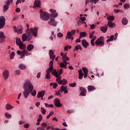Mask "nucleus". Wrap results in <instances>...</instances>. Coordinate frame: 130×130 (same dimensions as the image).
Segmentation results:
<instances>
[{"instance_id": "obj_1", "label": "nucleus", "mask_w": 130, "mask_h": 130, "mask_svg": "<svg viewBox=\"0 0 130 130\" xmlns=\"http://www.w3.org/2000/svg\"><path fill=\"white\" fill-rule=\"evenodd\" d=\"M27 27V34H23L22 35V41L23 42H25V41H30L32 38L33 36L34 37H37L38 33V28L35 27L34 29L33 28H30L29 29V25H26Z\"/></svg>"}, {"instance_id": "obj_2", "label": "nucleus", "mask_w": 130, "mask_h": 130, "mask_svg": "<svg viewBox=\"0 0 130 130\" xmlns=\"http://www.w3.org/2000/svg\"><path fill=\"white\" fill-rule=\"evenodd\" d=\"M50 12L51 13V15L50 18V20L48 21V24L50 25V26H53V27H56L57 26V24H58V22L55 20V18L58 16V13L56 12V10H54L52 9H50Z\"/></svg>"}, {"instance_id": "obj_3", "label": "nucleus", "mask_w": 130, "mask_h": 130, "mask_svg": "<svg viewBox=\"0 0 130 130\" xmlns=\"http://www.w3.org/2000/svg\"><path fill=\"white\" fill-rule=\"evenodd\" d=\"M33 89H34V87L33 86L32 83H31V81L29 80H26L23 84V89L32 92Z\"/></svg>"}, {"instance_id": "obj_4", "label": "nucleus", "mask_w": 130, "mask_h": 130, "mask_svg": "<svg viewBox=\"0 0 130 130\" xmlns=\"http://www.w3.org/2000/svg\"><path fill=\"white\" fill-rule=\"evenodd\" d=\"M49 66V68L46 71L45 78L47 80H50V73L53 71V60L50 61Z\"/></svg>"}, {"instance_id": "obj_5", "label": "nucleus", "mask_w": 130, "mask_h": 130, "mask_svg": "<svg viewBox=\"0 0 130 130\" xmlns=\"http://www.w3.org/2000/svg\"><path fill=\"white\" fill-rule=\"evenodd\" d=\"M40 18L43 21H48L50 18V15H49V13L46 12H44L42 11V10H40Z\"/></svg>"}, {"instance_id": "obj_6", "label": "nucleus", "mask_w": 130, "mask_h": 130, "mask_svg": "<svg viewBox=\"0 0 130 130\" xmlns=\"http://www.w3.org/2000/svg\"><path fill=\"white\" fill-rule=\"evenodd\" d=\"M17 53L18 55H20V58H24V57H25V55H26V56L28 55H30V53H29V52H28V51L26 50L22 51L18 50L17 51Z\"/></svg>"}, {"instance_id": "obj_7", "label": "nucleus", "mask_w": 130, "mask_h": 130, "mask_svg": "<svg viewBox=\"0 0 130 130\" xmlns=\"http://www.w3.org/2000/svg\"><path fill=\"white\" fill-rule=\"evenodd\" d=\"M96 45H100V46H103L104 45V40L103 37H100L95 42Z\"/></svg>"}, {"instance_id": "obj_8", "label": "nucleus", "mask_w": 130, "mask_h": 130, "mask_svg": "<svg viewBox=\"0 0 130 130\" xmlns=\"http://www.w3.org/2000/svg\"><path fill=\"white\" fill-rule=\"evenodd\" d=\"M118 36V34L116 32L115 35H112L110 37H107V38L108 39L107 40V42H110L111 41H113V40H116V39L117 38Z\"/></svg>"}, {"instance_id": "obj_9", "label": "nucleus", "mask_w": 130, "mask_h": 130, "mask_svg": "<svg viewBox=\"0 0 130 130\" xmlns=\"http://www.w3.org/2000/svg\"><path fill=\"white\" fill-rule=\"evenodd\" d=\"M13 29L14 32L17 34H22V31H23V26L19 25L18 26V29L17 28V27L13 26Z\"/></svg>"}, {"instance_id": "obj_10", "label": "nucleus", "mask_w": 130, "mask_h": 130, "mask_svg": "<svg viewBox=\"0 0 130 130\" xmlns=\"http://www.w3.org/2000/svg\"><path fill=\"white\" fill-rule=\"evenodd\" d=\"M6 25V18L4 16L0 17V30L3 29Z\"/></svg>"}, {"instance_id": "obj_11", "label": "nucleus", "mask_w": 130, "mask_h": 130, "mask_svg": "<svg viewBox=\"0 0 130 130\" xmlns=\"http://www.w3.org/2000/svg\"><path fill=\"white\" fill-rule=\"evenodd\" d=\"M54 103L56 107H61L62 106V104L60 103V100L57 98L54 99Z\"/></svg>"}, {"instance_id": "obj_12", "label": "nucleus", "mask_w": 130, "mask_h": 130, "mask_svg": "<svg viewBox=\"0 0 130 130\" xmlns=\"http://www.w3.org/2000/svg\"><path fill=\"white\" fill-rule=\"evenodd\" d=\"M35 6H33L34 9L36 8H41L40 5H41V2L40 0H36L34 2Z\"/></svg>"}, {"instance_id": "obj_13", "label": "nucleus", "mask_w": 130, "mask_h": 130, "mask_svg": "<svg viewBox=\"0 0 130 130\" xmlns=\"http://www.w3.org/2000/svg\"><path fill=\"white\" fill-rule=\"evenodd\" d=\"M68 86H64L63 85L61 86L60 89H59L61 93L64 92V94H67L68 93Z\"/></svg>"}, {"instance_id": "obj_14", "label": "nucleus", "mask_w": 130, "mask_h": 130, "mask_svg": "<svg viewBox=\"0 0 130 130\" xmlns=\"http://www.w3.org/2000/svg\"><path fill=\"white\" fill-rule=\"evenodd\" d=\"M9 70H5L3 72V77L5 80H7L9 78Z\"/></svg>"}, {"instance_id": "obj_15", "label": "nucleus", "mask_w": 130, "mask_h": 130, "mask_svg": "<svg viewBox=\"0 0 130 130\" xmlns=\"http://www.w3.org/2000/svg\"><path fill=\"white\" fill-rule=\"evenodd\" d=\"M31 92L32 91H30L29 90H24V91L23 92V94L25 99H27V98H28V96H29L30 93H31Z\"/></svg>"}, {"instance_id": "obj_16", "label": "nucleus", "mask_w": 130, "mask_h": 130, "mask_svg": "<svg viewBox=\"0 0 130 130\" xmlns=\"http://www.w3.org/2000/svg\"><path fill=\"white\" fill-rule=\"evenodd\" d=\"M80 90L81 91L80 95H81V96H86V93H87L86 88L84 87H80Z\"/></svg>"}, {"instance_id": "obj_17", "label": "nucleus", "mask_w": 130, "mask_h": 130, "mask_svg": "<svg viewBox=\"0 0 130 130\" xmlns=\"http://www.w3.org/2000/svg\"><path fill=\"white\" fill-rule=\"evenodd\" d=\"M107 30H108V26L107 25H105V26L101 27V31L103 33H106V32H107Z\"/></svg>"}, {"instance_id": "obj_18", "label": "nucleus", "mask_w": 130, "mask_h": 130, "mask_svg": "<svg viewBox=\"0 0 130 130\" xmlns=\"http://www.w3.org/2000/svg\"><path fill=\"white\" fill-rule=\"evenodd\" d=\"M81 43L82 45V46L84 47V48H87L88 46H89V43L86 41V40H82L81 41Z\"/></svg>"}, {"instance_id": "obj_19", "label": "nucleus", "mask_w": 130, "mask_h": 130, "mask_svg": "<svg viewBox=\"0 0 130 130\" xmlns=\"http://www.w3.org/2000/svg\"><path fill=\"white\" fill-rule=\"evenodd\" d=\"M44 95H45V90L39 91L37 94V98H41V97L44 96Z\"/></svg>"}, {"instance_id": "obj_20", "label": "nucleus", "mask_w": 130, "mask_h": 130, "mask_svg": "<svg viewBox=\"0 0 130 130\" xmlns=\"http://www.w3.org/2000/svg\"><path fill=\"white\" fill-rule=\"evenodd\" d=\"M18 46L19 47V49H21V50H27L26 49V45L23 43L19 45Z\"/></svg>"}, {"instance_id": "obj_21", "label": "nucleus", "mask_w": 130, "mask_h": 130, "mask_svg": "<svg viewBox=\"0 0 130 130\" xmlns=\"http://www.w3.org/2000/svg\"><path fill=\"white\" fill-rule=\"evenodd\" d=\"M78 73H79L78 79H79V80H82L83 79V77L84 76V73H83V71L81 69L78 71Z\"/></svg>"}, {"instance_id": "obj_22", "label": "nucleus", "mask_w": 130, "mask_h": 130, "mask_svg": "<svg viewBox=\"0 0 130 130\" xmlns=\"http://www.w3.org/2000/svg\"><path fill=\"white\" fill-rule=\"evenodd\" d=\"M107 26L110 27V28H114L116 25H115V23H113L112 21H108L107 23Z\"/></svg>"}, {"instance_id": "obj_23", "label": "nucleus", "mask_w": 130, "mask_h": 130, "mask_svg": "<svg viewBox=\"0 0 130 130\" xmlns=\"http://www.w3.org/2000/svg\"><path fill=\"white\" fill-rule=\"evenodd\" d=\"M34 49V45L32 44L28 45L27 47V51H32Z\"/></svg>"}, {"instance_id": "obj_24", "label": "nucleus", "mask_w": 130, "mask_h": 130, "mask_svg": "<svg viewBox=\"0 0 130 130\" xmlns=\"http://www.w3.org/2000/svg\"><path fill=\"white\" fill-rule=\"evenodd\" d=\"M73 35H72V32L70 31H68L67 35L66 37V39H71L73 37Z\"/></svg>"}, {"instance_id": "obj_25", "label": "nucleus", "mask_w": 130, "mask_h": 130, "mask_svg": "<svg viewBox=\"0 0 130 130\" xmlns=\"http://www.w3.org/2000/svg\"><path fill=\"white\" fill-rule=\"evenodd\" d=\"M16 45H17V46H19V45L21 44V43H23V42H22V40H21V39L16 38Z\"/></svg>"}, {"instance_id": "obj_26", "label": "nucleus", "mask_w": 130, "mask_h": 130, "mask_svg": "<svg viewBox=\"0 0 130 130\" xmlns=\"http://www.w3.org/2000/svg\"><path fill=\"white\" fill-rule=\"evenodd\" d=\"M14 108V106H12L10 104H7L6 105V109L7 110H11V109H13Z\"/></svg>"}, {"instance_id": "obj_27", "label": "nucleus", "mask_w": 130, "mask_h": 130, "mask_svg": "<svg viewBox=\"0 0 130 130\" xmlns=\"http://www.w3.org/2000/svg\"><path fill=\"white\" fill-rule=\"evenodd\" d=\"M62 59L63 62L64 61H69V60H70V58L67 56V54H64L63 56H62Z\"/></svg>"}, {"instance_id": "obj_28", "label": "nucleus", "mask_w": 130, "mask_h": 130, "mask_svg": "<svg viewBox=\"0 0 130 130\" xmlns=\"http://www.w3.org/2000/svg\"><path fill=\"white\" fill-rule=\"evenodd\" d=\"M66 84H68V81L66 79H63L61 80V82H59V85H63V86L66 85Z\"/></svg>"}, {"instance_id": "obj_29", "label": "nucleus", "mask_w": 130, "mask_h": 130, "mask_svg": "<svg viewBox=\"0 0 130 130\" xmlns=\"http://www.w3.org/2000/svg\"><path fill=\"white\" fill-rule=\"evenodd\" d=\"M107 19L110 22H112V21H114V16L108 15L107 17Z\"/></svg>"}, {"instance_id": "obj_30", "label": "nucleus", "mask_w": 130, "mask_h": 130, "mask_svg": "<svg viewBox=\"0 0 130 130\" xmlns=\"http://www.w3.org/2000/svg\"><path fill=\"white\" fill-rule=\"evenodd\" d=\"M87 89L88 91H94V90H96V88L95 87V86L92 85H89L87 87Z\"/></svg>"}, {"instance_id": "obj_31", "label": "nucleus", "mask_w": 130, "mask_h": 130, "mask_svg": "<svg viewBox=\"0 0 130 130\" xmlns=\"http://www.w3.org/2000/svg\"><path fill=\"white\" fill-rule=\"evenodd\" d=\"M56 78V81L59 84V82L61 81V77H60V75L59 74H58L56 76H55Z\"/></svg>"}, {"instance_id": "obj_32", "label": "nucleus", "mask_w": 130, "mask_h": 130, "mask_svg": "<svg viewBox=\"0 0 130 130\" xmlns=\"http://www.w3.org/2000/svg\"><path fill=\"white\" fill-rule=\"evenodd\" d=\"M18 68L20 70H25L26 67V66H25L24 64H20L18 66Z\"/></svg>"}, {"instance_id": "obj_33", "label": "nucleus", "mask_w": 130, "mask_h": 130, "mask_svg": "<svg viewBox=\"0 0 130 130\" xmlns=\"http://www.w3.org/2000/svg\"><path fill=\"white\" fill-rule=\"evenodd\" d=\"M9 10V5L7 4L4 5L3 6V12H6Z\"/></svg>"}, {"instance_id": "obj_34", "label": "nucleus", "mask_w": 130, "mask_h": 130, "mask_svg": "<svg viewBox=\"0 0 130 130\" xmlns=\"http://www.w3.org/2000/svg\"><path fill=\"white\" fill-rule=\"evenodd\" d=\"M122 23L123 25H126V24L128 23V21L127 19H126V18H123L122 20Z\"/></svg>"}, {"instance_id": "obj_35", "label": "nucleus", "mask_w": 130, "mask_h": 130, "mask_svg": "<svg viewBox=\"0 0 130 130\" xmlns=\"http://www.w3.org/2000/svg\"><path fill=\"white\" fill-rule=\"evenodd\" d=\"M52 75L56 77L58 75V72L56 71V70H53L52 71Z\"/></svg>"}, {"instance_id": "obj_36", "label": "nucleus", "mask_w": 130, "mask_h": 130, "mask_svg": "<svg viewBox=\"0 0 130 130\" xmlns=\"http://www.w3.org/2000/svg\"><path fill=\"white\" fill-rule=\"evenodd\" d=\"M60 67L61 68V69H67V65L64 63L63 62H61L60 63Z\"/></svg>"}, {"instance_id": "obj_37", "label": "nucleus", "mask_w": 130, "mask_h": 130, "mask_svg": "<svg viewBox=\"0 0 130 130\" xmlns=\"http://www.w3.org/2000/svg\"><path fill=\"white\" fill-rule=\"evenodd\" d=\"M5 116L7 117V118H12V114L8 112L5 113Z\"/></svg>"}, {"instance_id": "obj_38", "label": "nucleus", "mask_w": 130, "mask_h": 130, "mask_svg": "<svg viewBox=\"0 0 130 130\" xmlns=\"http://www.w3.org/2000/svg\"><path fill=\"white\" fill-rule=\"evenodd\" d=\"M54 114V112L51 111L48 116H47V119H49L50 118V116Z\"/></svg>"}, {"instance_id": "obj_39", "label": "nucleus", "mask_w": 130, "mask_h": 130, "mask_svg": "<svg viewBox=\"0 0 130 130\" xmlns=\"http://www.w3.org/2000/svg\"><path fill=\"white\" fill-rule=\"evenodd\" d=\"M45 105L46 107H47L48 108H52L53 107V104H48L47 103H45Z\"/></svg>"}, {"instance_id": "obj_40", "label": "nucleus", "mask_w": 130, "mask_h": 130, "mask_svg": "<svg viewBox=\"0 0 130 130\" xmlns=\"http://www.w3.org/2000/svg\"><path fill=\"white\" fill-rule=\"evenodd\" d=\"M94 34H95V31H92L91 32H89V38L90 39H92L94 37Z\"/></svg>"}, {"instance_id": "obj_41", "label": "nucleus", "mask_w": 130, "mask_h": 130, "mask_svg": "<svg viewBox=\"0 0 130 130\" xmlns=\"http://www.w3.org/2000/svg\"><path fill=\"white\" fill-rule=\"evenodd\" d=\"M0 38H7L3 31H0Z\"/></svg>"}, {"instance_id": "obj_42", "label": "nucleus", "mask_w": 130, "mask_h": 130, "mask_svg": "<svg viewBox=\"0 0 130 130\" xmlns=\"http://www.w3.org/2000/svg\"><path fill=\"white\" fill-rule=\"evenodd\" d=\"M13 2L14 0H7V3H6V5L10 6V5H12L13 4Z\"/></svg>"}, {"instance_id": "obj_43", "label": "nucleus", "mask_w": 130, "mask_h": 130, "mask_svg": "<svg viewBox=\"0 0 130 130\" xmlns=\"http://www.w3.org/2000/svg\"><path fill=\"white\" fill-rule=\"evenodd\" d=\"M15 74L17 76H20L21 75V71L17 70L15 71Z\"/></svg>"}, {"instance_id": "obj_44", "label": "nucleus", "mask_w": 130, "mask_h": 130, "mask_svg": "<svg viewBox=\"0 0 130 130\" xmlns=\"http://www.w3.org/2000/svg\"><path fill=\"white\" fill-rule=\"evenodd\" d=\"M41 110L42 114H45V113H46V110H45L44 108L41 107Z\"/></svg>"}, {"instance_id": "obj_45", "label": "nucleus", "mask_w": 130, "mask_h": 130, "mask_svg": "<svg viewBox=\"0 0 130 130\" xmlns=\"http://www.w3.org/2000/svg\"><path fill=\"white\" fill-rule=\"evenodd\" d=\"M15 56V52H12L11 54H10V59H14V57Z\"/></svg>"}, {"instance_id": "obj_46", "label": "nucleus", "mask_w": 130, "mask_h": 130, "mask_svg": "<svg viewBox=\"0 0 130 130\" xmlns=\"http://www.w3.org/2000/svg\"><path fill=\"white\" fill-rule=\"evenodd\" d=\"M82 71L84 73V74H88V69L86 68H82Z\"/></svg>"}, {"instance_id": "obj_47", "label": "nucleus", "mask_w": 130, "mask_h": 130, "mask_svg": "<svg viewBox=\"0 0 130 130\" xmlns=\"http://www.w3.org/2000/svg\"><path fill=\"white\" fill-rule=\"evenodd\" d=\"M31 93V96H36V94H37V92L36 91V90H32Z\"/></svg>"}, {"instance_id": "obj_48", "label": "nucleus", "mask_w": 130, "mask_h": 130, "mask_svg": "<svg viewBox=\"0 0 130 130\" xmlns=\"http://www.w3.org/2000/svg\"><path fill=\"white\" fill-rule=\"evenodd\" d=\"M62 36H63V35L61 32H58L57 34V37H58V38H61Z\"/></svg>"}, {"instance_id": "obj_49", "label": "nucleus", "mask_w": 130, "mask_h": 130, "mask_svg": "<svg viewBox=\"0 0 130 130\" xmlns=\"http://www.w3.org/2000/svg\"><path fill=\"white\" fill-rule=\"evenodd\" d=\"M80 35L83 37H86L87 36V33L86 32H81Z\"/></svg>"}, {"instance_id": "obj_50", "label": "nucleus", "mask_w": 130, "mask_h": 130, "mask_svg": "<svg viewBox=\"0 0 130 130\" xmlns=\"http://www.w3.org/2000/svg\"><path fill=\"white\" fill-rule=\"evenodd\" d=\"M123 12V11L118 10V9H115L114 10V13H115L116 14H117V13H122Z\"/></svg>"}, {"instance_id": "obj_51", "label": "nucleus", "mask_w": 130, "mask_h": 130, "mask_svg": "<svg viewBox=\"0 0 130 130\" xmlns=\"http://www.w3.org/2000/svg\"><path fill=\"white\" fill-rule=\"evenodd\" d=\"M38 121L40 122L42 120V115L40 114L39 116V118L38 119Z\"/></svg>"}, {"instance_id": "obj_52", "label": "nucleus", "mask_w": 130, "mask_h": 130, "mask_svg": "<svg viewBox=\"0 0 130 130\" xmlns=\"http://www.w3.org/2000/svg\"><path fill=\"white\" fill-rule=\"evenodd\" d=\"M76 82L73 83H70L69 84L70 87H71L72 88H74V87H76Z\"/></svg>"}, {"instance_id": "obj_53", "label": "nucleus", "mask_w": 130, "mask_h": 130, "mask_svg": "<svg viewBox=\"0 0 130 130\" xmlns=\"http://www.w3.org/2000/svg\"><path fill=\"white\" fill-rule=\"evenodd\" d=\"M49 54L50 56L51 55H53L54 54V52H53V50H50L49 51Z\"/></svg>"}, {"instance_id": "obj_54", "label": "nucleus", "mask_w": 130, "mask_h": 130, "mask_svg": "<svg viewBox=\"0 0 130 130\" xmlns=\"http://www.w3.org/2000/svg\"><path fill=\"white\" fill-rule=\"evenodd\" d=\"M5 38H0V43H5L6 42Z\"/></svg>"}, {"instance_id": "obj_55", "label": "nucleus", "mask_w": 130, "mask_h": 130, "mask_svg": "<svg viewBox=\"0 0 130 130\" xmlns=\"http://www.w3.org/2000/svg\"><path fill=\"white\" fill-rule=\"evenodd\" d=\"M46 126H47V123L45 122L41 124V127H44V129L46 127Z\"/></svg>"}, {"instance_id": "obj_56", "label": "nucleus", "mask_w": 130, "mask_h": 130, "mask_svg": "<svg viewBox=\"0 0 130 130\" xmlns=\"http://www.w3.org/2000/svg\"><path fill=\"white\" fill-rule=\"evenodd\" d=\"M99 2V0H90V3L91 4H93V3H94V4H97Z\"/></svg>"}, {"instance_id": "obj_57", "label": "nucleus", "mask_w": 130, "mask_h": 130, "mask_svg": "<svg viewBox=\"0 0 130 130\" xmlns=\"http://www.w3.org/2000/svg\"><path fill=\"white\" fill-rule=\"evenodd\" d=\"M130 5L129 4H126L124 5V9H126L127 10V9H129Z\"/></svg>"}, {"instance_id": "obj_58", "label": "nucleus", "mask_w": 130, "mask_h": 130, "mask_svg": "<svg viewBox=\"0 0 130 130\" xmlns=\"http://www.w3.org/2000/svg\"><path fill=\"white\" fill-rule=\"evenodd\" d=\"M24 128H29V126H30V125L29 124V123H26V124H25L24 125Z\"/></svg>"}, {"instance_id": "obj_59", "label": "nucleus", "mask_w": 130, "mask_h": 130, "mask_svg": "<svg viewBox=\"0 0 130 130\" xmlns=\"http://www.w3.org/2000/svg\"><path fill=\"white\" fill-rule=\"evenodd\" d=\"M90 29H95V28H96V25L95 24H91L90 25Z\"/></svg>"}, {"instance_id": "obj_60", "label": "nucleus", "mask_w": 130, "mask_h": 130, "mask_svg": "<svg viewBox=\"0 0 130 130\" xmlns=\"http://www.w3.org/2000/svg\"><path fill=\"white\" fill-rule=\"evenodd\" d=\"M50 58L52 60H54V59L55 58V55H52L50 56Z\"/></svg>"}, {"instance_id": "obj_61", "label": "nucleus", "mask_w": 130, "mask_h": 130, "mask_svg": "<svg viewBox=\"0 0 130 130\" xmlns=\"http://www.w3.org/2000/svg\"><path fill=\"white\" fill-rule=\"evenodd\" d=\"M58 74L60 76L61 74H62V69H60L58 71Z\"/></svg>"}, {"instance_id": "obj_62", "label": "nucleus", "mask_w": 130, "mask_h": 130, "mask_svg": "<svg viewBox=\"0 0 130 130\" xmlns=\"http://www.w3.org/2000/svg\"><path fill=\"white\" fill-rule=\"evenodd\" d=\"M22 1L21 0H17L16 3V5L18 6L19 4H21Z\"/></svg>"}, {"instance_id": "obj_63", "label": "nucleus", "mask_w": 130, "mask_h": 130, "mask_svg": "<svg viewBox=\"0 0 130 130\" xmlns=\"http://www.w3.org/2000/svg\"><path fill=\"white\" fill-rule=\"evenodd\" d=\"M57 86H58L57 83H54L53 85V89H56V87H57Z\"/></svg>"}, {"instance_id": "obj_64", "label": "nucleus", "mask_w": 130, "mask_h": 130, "mask_svg": "<svg viewBox=\"0 0 130 130\" xmlns=\"http://www.w3.org/2000/svg\"><path fill=\"white\" fill-rule=\"evenodd\" d=\"M51 129L52 130H60V129H59L57 128H54L53 127H52ZM61 130H67V129H61Z\"/></svg>"}]
</instances>
